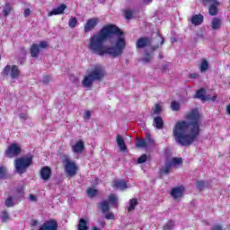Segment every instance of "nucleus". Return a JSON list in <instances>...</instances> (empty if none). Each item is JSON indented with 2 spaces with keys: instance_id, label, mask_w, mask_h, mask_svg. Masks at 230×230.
<instances>
[{
  "instance_id": "b1692460",
  "label": "nucleus",
  "mask_w": 230,
  "mask_h": 230,
  "mask_svg": "<svg viewBox=\"0 0 230 230\" xmlns=\"http://www.w3.org/2000/svg\"><path fill=\"white\" fill-rule=\"evenodd\" d=\"M167 161H169L172 168H175L177 166H180V164H182V158L181 157H173Z\"/></svg>"
},
{
  "instance_id": "5701e85b",
  "label": "nucleus",
  "mask_w": 230,
  "mask_h": 230,
  "mask_svg": "<svg viewBox=\"0 0 230 230\" xmlns=\"http://www.w3.org/2000/svg\"><path fill=\"white\" fill-rule=\"evenodd\" d=\"M154 125L159 130L163 129V127L164 125V121L163 120V118L161 116L155 117Z\"/></svg>"
},
{
  "instance_id": "cd10ccee",
  "label": "nucleus",
  "mask_w": 230,
  "mask_h": 230,
  "mask_svg": "<svg viewBox=\"0 0 230 230\" xmlns=\"http://www.w3.org/2000/svg\"><path fill=\"white\" fill-rule=\"evenodd\" d=\"M217 6H218L217 2H215V4L210 5L208 10L210 15H217V13H218V9L217 8Z\"/></svg>"
},
{
  "instance_id": "4d7b16f0",
  "label": "nucleus",
  "mask_w": 230,
  "mask_h": 230,
  "mask_svg": "<svg viewBox=\"0 0 230 230\" xmlns=\"http://www.w3.org/2000/svg\"><path fill=\"white\" fill-rule=\"evenodd\" d=\"M93 230H100V229H98L97 227H93Z\"/></svg>"
},
{
  "instance_id": "603ef678",
  "label": "nucleus",
  "mask_w": 230,
  "mask_h": 230,
  "mask_svg": "<svg viewBox=\"0 0 230 230\" xmlns=\"http://www.w3.org/2000/svg\"><path fill=\"white\" fill-rule=\"evenodd\" d=\"M199 74L197 73H193V74H190V78H199Z\"/></svg>"
},
{
  "instance_id": "20e7f679",
  "label": "nucleus",
  "mask_w": 230,
  "mask_h": 230,
  "mask_svg": "<svg viewBox=\"0 0 230 230\" xmlns=\"http://www.w3.org/2000/svg\"><path fill=\"white\" fill-rule=\"evenodd\" d=\"M63 164L66 175H68V177H75L76 175V172H78V165H76V163L66 157L63 160Z\"/></svg>"
},
{
  "instance_id": "3c124183",
  "label": "nucleus",
  "mask_w": 230,
  "mask_h": 230,
  "mask_svg": "<svg viewBox=\"0 0 230 230\" xmlns=\"http://www.w3.org/2000/svg\"><path fill=\"white\" fill-rule=\"evenodd\" d=\"M29 200H31V202H35L37 201V197L33 194H31L29 197Z\"/></svg>"
},
{
  "instance_id": "79ce46f5",
  "label": "nucleus",
  "mask_w": 230,
  "mask_h": 230,
  "mask_svg": "<svg viewBox=\"0 0 230 230\" xmlns=\"http://www.w3.org/2000/svg\"><path fill=\"white\" fill-rule=\"evenodd\" d=\"M146 155H142L137 160L138 164H143V163H146Z\"/></svg>"
},
{
  "instance_id": "4c0bfd02",
  "label": "nucleus",
  "mask_w": 230,
  "mask_h": 230,
  "mask_svg": "<svg viewBox=\"0 0 230 230\" xmlns=\"http://www.w3.org/2000/svg\"><path fill=\"white\" fill-rule=\"evenodd\" d=\"M1 218L4 222H8L10 220V216L8 215V212L6 211L2 212Z\"/></svg>"
},
{
  "instance_id": "9b49d317",
  "label": "nucleus",
  "mask_w": 230,
  "mask_h": 230,
  "mask_svg": "<svg viewBox=\"0 0 230 230\" xmlns=\"http://www.w3.org/2000/svg\"><path fill=\"white\" fill-rule=\"evenodd\" d=\"M205 94L206 90L201 88L196 93V98L201 100V102H215V100H217V94H214L212 97Z\"/></svg>"
},
{
  "instance_id": "393cba45",
  "label": "nucleus",
  "mask_w": 230,
  "mask_h": 230,
  "mask_svg": "<svg viewBox=\"0 0 230 230\" xmlns=\"http://www.w3.org/2000/svg\"><path fill=\"white\" fill-rule=\"evenodd\" d=\"M170 170H172V165H170V161L166 160L165 164L160 169V173L161 175H168Z\"/></svg>"
},
{
  "instance_id": "412c9836",
  "label": "nucleus",
  "mask_w": 230,
  "mask_h": 230,
  "mask_svg": "<svg viewBox=\"0 0 230 230\" xmlns=\"http://www.w3.org/2000/svg\"><path fill=\"white\" fill-rule=\"evenodd\" d=\"M0 12H2L4 17H8V15H10V12H12V4H10L8 2H5L4 4L0 7Z\"/></svg>"
},
{
  "instance_id": "7c9ffc66",
  "label": "nucleus",
  "mask_w": 230,
  "mask_h": 230,
  "mask_svg": "<svg viewBox=\"0 0 230 230\" xmlns=\"http://www.w3.org/2000/svg\"><path fill=\"white\" fill-rule=\"evenodd\" d=\"M109 202L111 206H118V196L116 194H111L109 196Z\"/></svg>"
},
{
  "instance_id": "a878e982",
  "label": "nucleus",
  "mask_w": 230,
  "mask_h": 230,
  "mask_svg": "<svg viewBox=\"0 0 230 230\" xmlns=\"http://www.w3.org/2000/svg\"><path fill=\"white\" fill-rule=\"evenodd\" d=\"M222 26V20L219 18H213L211 22V28L212 30H220Z\"/></svg>"
},
{
  "instance_id": "ddd939ff",
  "label": "nucleus",
  "mask_w": 230,
  "mask_h": 230,
  "mask_svg": "<svg viewBox=\"0 0 230 230\" xmlns=\"http://www.w3.org/2000/svg\"><path fill=\"white\" fill-rule=\"evenodd\" d=\"M22 200V194H20L19 196H15L13 198L8 197L5 200V206L6 208H13L15 204H19Z\"/></svg>"
},
{
  "instance_id": "a19ab883",
  "label": "nucleus",
  "mask_w": 230,
  "mask_h": 230,
  "mask_svg": "<svg viewBox=\"0 0 230 230\" xmlns=\"http://www.w3.org/2000/svg\"><path fill=\"white\" fill-rule=\"evenodd\" d=\"M164 230H173V222L170 221L164 226Z\"/></svg>"
},
{
  "instance_id": "13d9d810",
  "label": "nucleus",
  "mask_w": 230,
  "mask_h": 230,
  "mask_svg": "<svg viewBox=\"0 0 230 230\" xmlns=\"http://www.w3.org/2000/svg\"><path fill=\"white\" fill-rule=\"evenodd\" d=\"M164 40H162V42H161V44H164Z\"/></svg>"
},
{
  "instance_id": "dca6fc26",
  "label": "nucleus",
  "mask_w": 230,
  "mask_h": 230,
  "mask_svg": "<svg viewBox=\"0 0 230 230\" xmlns=\"http://www.w3.org/2000/svg\"><path fill=\"white\" fill-rule=\"evenodd\" d=\"M150 44H151L150 39L139 38L137 40L136 48H137V49H143L145 48H148V46H150Z\"/></svg>"
},
{
  "instance_id": "c85d7f7f",
  "label": "nucleus",
  "mask_w": 230,
  "mask_h": 230,
  "mask_svg": "<svg viewBox=\"0 0 230 230\" xmlns=\"http://www.w3.org/2000/svg\"><path fill=\"white\" fill-rule=\"evenodd\" d=\"M100 209L102 213H107L109 211V201L103 200L100 203Z\"/></svg>"
},
{
  "instance_id": "49530a36",
  "label": "nucleus",
  "mask_w": 230,
  "mask_h": 230,
  "mask_svg": "<svg viewBox=\"0 0 230 230\" xmlns=\"http://www.w3.org/2000/svg\"><path fill=\"white\" fill-rule=\"evenodd\" d=\"M84 119H91V111H86L84 115Z\"/></svg>"
},
{
  "instance_id": "0eeeda50",
  "label": "nucleus",
  "mask_w": 230,
  "mask_h": 230,
  "mask_svg": "<svg viewBox=\"0 0 230 230\" xmlns=\"http://www.w3.org/2000/svg\"><path fill=\"white\" fill-rule=\"evenodd\" d=\"M21 152H22V146L19 143H12L10 144L6 150H5V155L6 157H17V155H20Z\"/></svg>"
},
{
  "instance_id": "e433bc0d",
  "label": "nucleus",
  "mask_w": 230,
  "mask_h": 230,
  "mask_svg": "<svg viewBox=\"0 0 230 230\" xmlns=\"http://www.w3.org/2000/svg\"><path fill=\"white\" fill-rule=\"evenodd\" d=\"M171 109L172 111H179V109H181V104L178 102L173 101L171 103Z\"/></svg>"
},
{
  "instance_id": "de8ad7c7",
  "label": "nucleus",
  "mask_w": 230,
  "mask_h": 230,
  "mask_svg": "<svg viewBox=\"0 0 230 230\" xmlns=\"http://www.w3.org/2000/svg\"><path fill=\"white\" fill-rule=\"evenodd\" d=\"M197 188H199V190H204V181H198Z\"/></svg>"
},
{
  "instance_id": "6e6d98bb",
  "label": "nucleus",
  "mask_w": 230,
  "mask_h": 230,
  "mask_svg": "<svg viewBox=\"0 0 230 230\" xmlns=\"http://www.w3.org/2000/svg\"><path fill=\"white\" fill-rule=\"evenodd\" d=\"M101 226L103 227V226H105V221L101 222Z\"/></svg>"
},
{
  "instance_id": "6e6552de",
  "label": "nucleus",
  "mask_w": 230,
  "mask_h": 230,
  "mask_svg": "<svg viewBox=\"0 0 230 230\" xmlns=\"http://www.w3.org/2000/svg\"><path fill=\"white\" fill-rule=\"evenodd\" d=\"M48 48V41H40L39 43L33 44L31 47V55L33 58H37L42 49Z\"/></svg>"
},
{
  "instance_id": "4be33fe9",
  "label": "nucleus",
  "mask_w": 230,
  "mask_h": 230,
  "mask_svg": "<svg viewBox=\"0 0 230 230\" xmlns=\"http://www.w3.org/2000/svg\"><path fill=\"white\" fill-rule=\"evenodd\" d=\"M116 141L120 152H127V146L125 145V140L121 135L117 136Z\"/></svg>"
},
{
  "instance_id": "37998d69",
  "label": "nucleus",
  "mask_w": 230,
  "mask_h": 230,
  "mask_svg": "<svg viewBox=\"0 0 230 230\" xmlns=\"http://www.w3.org/2000/svg\"><path fill=\"white\" fill-rule=\"evenodd\" d=\"M6 175V167L0 166V179H3Z\"/></svg>"
},
{
  "instance_id": "1a4fd4ad",
  "label": "nucleus",
  "mask_w": 230,
  "mask_h": 230,
  "mask_svg": "<svg viewBox=\"0 0 230 230\" xmlns=\"http://www.w3.org/2000/svg\"><path fill=\"white\" fill-rule=\"evenodd\" d=\"M184 191H186V188L183 185L174 187L171 190V197L174 200H181L184 196Z\"/></svg>"
},
{
  "instance_id": "39448f33",
  "label": "nucleus",
  "mask_w": 230,
  "mask_h": 230,
  "mask_svg": "<svg viewBox=\"0 0 230 230\" xmlns=\"http://www.w3.org/2000/svg\"><path fill=\"white\" fill-rule=\"evenodd\" d=\"M4 76H10L11 80H17L21 76V70L17 65H6L3 71Z\"/></svg>"
},
{
  "instance_id": "f03ea898",
  "label": "nucleus",
  "mask_w": 230,
  "mask_h": 230,
  "mask_svg": "<svg viewBox=\"0 0 230 230\" xmlns=\"http://www.w3.org/2000/svg\"><path fill=\"white\" fill-rule=\"evenodd\" d=\"M187 120L176 122L172 134L173 137L181 146H188L197 140L200 134V114L199 110L190 111L187 116Z\"/></svg>"
},
{
  "instance_id": "8fccbe9b",
  "label": "nucleus",
  "mask_w": 230,
  "mask_h": 230,
  "mask_svg": "<svg viewBox=\"0 0 230 230\" xmlns=\"http://www.w3.org/2000/svg\"><path fill=\"white\" fill-rule=\"evenodd\" d=\"M20 119H22V121H25V119H28V115L26 113H21Z\"/></svg>"
},
{
  "instance_id": "09e8293b",
  "label": "nucleus",
  "mask_w": 230,
  "mask_h": 230,
  "mask_svg": "<svg viewBox=\"0 0 230 230\" xmlns=\"http://www.w3.org/2000/svg\"><path fill=\"white\" fill-rule=\"evenodd\" d=\"M31 226L32 227H39V222H38L36 219H32V220L31 221Z\"/></svg>"
},
{
  "instance_id": "4468645a",
  "label": "nucleus",
  "mask_w": 230,
  "mask_h": 230,
  "mask_svg": "<svg viewBox=\"0 0 230 230\" xmlns=\"http://www.w3.org/2000/svg\"><path fill=\"white\" fill-rule=\"evenodd\" d=\"M67 8V5L62 4L59 6L52 9L50 12L48 13L49 17H53V15H62L64 12H66V9Z\"/></svg>"
},
{
  "instance_id": "aec40b11",
  "label": "nucleus",
  "mask_w": 230,
  "mask_h": 230,
  "mask_svg": "<svg viewBox=\"0 0 230 230\" xmlns=\"http://www.w3.org/2000/svg\"><path fill=\"white\" fill-rule=\"evenodd\" d=\"M191 24L194 26H200L204 22V16L202 14H196L190 18Z\"/></svg>"
},
{
  "instance_id": "2eb2a0df",
  "label": "nucleus",
  "mask_w": 230,
  "mask_h": 230,
  "mask_svg": "<svg viewBox=\"0 0 230 230\" xmlns=\"http://www.w3.org/2000/svg\"><path fill=\"white\" fill-rule=\"evenodd\" d=\"M112 188H116L117 190H120L121 191L128 190V188H130L127 181L124 180H115L112 183Z\"/></svg>"
},
{
  "instance_id": "5fc2aeb1",
  "label": "nucleus",
  "mask_w": 230,
  "mask_h": 230,
  "mask_svg": "<svg viewBox=\"0 0 230 230\" xmlns=\"http://www.w3.org/2000/svg\"><path fill=\"white\" fill-rule=\"evenodd\" d=\"M226 112L230 116V104L226 106Z\"/></svg>"
},
{
  "instance_id": "9d476101",
  "label": "nucleus",
  "mask_w": 230,
  "mask_h": 230,
  "mask_svg": "<svg viewBox=\"0 0 230 230\" xmlns=\"http://www.w3.org/2000/svg\"><path fill=\"white\" fill-rule=\"evenodd\" d=\"M98 24H100V18L93 17L88 19L84 24V32L89 33V31H93V30H94Z\"/></svg>"
},
{
  "instance_id": "ea45409f",
  "label": "nucleus",
  "mask_w": 230,
  "mask_h": 230,
  "mask_svg": "<svg viewBox=\"0 0 230 230\" xmlns=\"http://www.w3.org/2000/svg\"><path fill=\"white\" fill-rule=\"evenodd\" d=\"M152 59V54L145 53L144 57L142 58V62H150Z\"/></svg>"
},
{
  "instance_id": "f8f14e48",
  "label": "nucleus",
  "mask_w": 230,
  "mask_h": 230,
  "mask_svg": "<svg viewBox=\"0 0 230 230\" xmlns=\"http://www.w3.org/2000/svg\"><path fill=\"white\" fill-rule=\"evenodd\" d=\"M72 152L74 154H82L84 152L85 146L83 140H77L74 144H71Z\"/></svg>"
},
{
  "instance_id": "c756f323",
  "label": "nucleus",
  "mask_w": 230,
  "mask_h": 230,
  "mask_svg": "<svg viewBox=\"0 0 230 230\" xmlns=\"http://www.w3.org/2000/svg\"><path fill=\"white\" fill-rule=\"evenodd\" d=\"M137 206V199H131L129 200V206L128 208V211H134L136 209V207Z\"/></svg>"
},
{
  "instance_id": "f704fd0d",
  "label": "nucleus",
  "mask_w": 230,
  "mask_h": 230,
  "mask_svg": "<svg viewBox=\"0 0 230 230\" xmlns=\"http://www.w3.org/2000/svg\"><path fill=\"white\" fill-rule=\"evenodd\" d=\"M123 13H124L125 19H127L128 21L132 19V15H134V12H132L129 9H125L123 11Z\"/></svg>"
},
{
  "instance_id": "423d86ee",
  "label": "nucleus",
  "mask_w": 230,
  "mask_h": 230,
  "mask_svg": "<svg viewBox=\"0 0 230 230\" xmlns=\"http://www.w3.org/2000/svg\"><path fill=\"white\" fill-rule=\"evenodd\" d=\"M86 72L88 73L89 75H91L93 78L95 82L98 80H102V78L105 76V69L103 68V66L100 65H96L93 66L92 68L88 69Z\"/></svg>"
},
{
  "instance_id": "2f4dec72",
  "label": "nucleus",
  "mask_w": 230,
  "mask_h": 230,
  "mask_svg": "<svg viewBox=\"0 0 230 230\" xmlns=\"http://www.w3.org/2000/svg\"><path fill=\"white\" fill-rule=\"evenodd\" d=\"M78 24V19L76 17H71L68 20V26L69 28H76V25Z\"/></svg>"
},
{
  "instance_id": "f3484780",
  "label": "nucleus",
  "mask_w": 230,
  "mask_h": 230,
  "mask_svg": "<svg viewBox=\"0 0 230 230\" xmlns=\"http://www.w3.org/2000/svg\"><path fill=\"white\" fill-rule=\"evenodd\" d=\"M136 145L137 148H146L148 145H154V140L150 139L148 137V135H146V140L145 139H137Z\"/></svg>"
},
{
  "instance_id": "72a5a7b5",
  "label": "nucleus",
  "mask_w": 230,
  "mask_h": 230,
  "mask_svg": "<svg viewBox=\"0 0 230 230\" xmlns=\"http://www.w3.org/2000/svg\"><path fill=\"white\" fill-rule=\"evenodd\" d=\"M87 195H88V197L93 199V197H96L98 195V190H96L94 188H90L87 190Z\"/></svg>"
},
{
  "instance_id": "c9c22d12",
  "label": "nucleus",
  "mask_w": 230,
  "mask_h": 230,
  "mask_svg": "<svg viewBox=\"0 0 230 230\" xmlns=\"http://www.w3.org/2000/svg\"><path fill=\"white\" fill-rule=\"evenodd\" d=\"M153 114H161V111H163V108L160 104H155L153 108Z\"/></svg>"
},
{
  "instance_id": "473e14b6",
  "label": "nucleus",
  "mask_w": 230,
  "mask_h": 230,
  "mask_svg": "<svg viewBox=\"0 0 230 230\" xmlns=\"http://www.w3.org/2000/svg\"><path fill=\"white\" fill-rule=\"evenodd\" d=\"M78 229L79 230H87V229H89V227L87 226V221L84 220V219H80Z\"/></svg>"
},
{
  "instance_id": "c03bdc74",
  "label": "nucleus",
  "mask_w": 230,
  "mask_h": 230,
  "mask_svg": "<svg viewBox=\"0 0 230 230\" xmlns=\"http://www.w3.org/2000/svg\"><path fill=\"white\" fill-rule=\"evenodd\" d=\"M105 218H107V220H114V218H115L114 213L110 212V213L106 214Z\"/></svg>"
},
{
  "instance_id": "58836bf2",
  "label": "nucleus",
  "mask_w": 230,
  "mask_h": 230,
  "mask_svg": "<svg viewBox=\"0 0 230 230\" xmlns=\"http://www.w3.org/2000/svg\"><path fill=\"white\" fill-rule=\"evenodd\" d=\"M198 39H199V40H202L203 42H205V40H208V34L204 33V32H200L198 34Z\"/></svg>"
},
{
  "instance_id": "bb28decb",
  "label": "nucleus",
  "mask_w": 230,
  "mask_h": 230,
  "mask_svg": "<svg viewBox=\"0 0 230 230\" xmlns=\"http://www.w3.org/2000/svg\"><path fill=\"white\" fill-rule=\"evenodd\" d=\"M209 69V63L206 59H202L199 64V71L200 73H206Z\"/></svg>"
},
{
  "instance_id": "6ab92c4d",
  "label": "nucleus",
  "mask_w": 230,
  "mask_h": 230,
  "mask_svg": "<svg viewBox=\"0 0 230 230\" xmlns=\"http://www.w3.org/2000/svg\"><path fill=\"white\" fill-rule=\"evenodd\" d=\"M40 177L43 181H49V177H51V168L48 166L41 168Z\"/></svg>"
},
{
  "instance_id": "7ed1b4c3",
  "label": "nucleus",
  "mask_w": 230,
  "mask_h": 230,
  "mask_svg": "<svg viewBox=\"0 0 230 230\" xmlns=\"http://www.w3.org/2000/svg\"><path fill=\"white\" fill-rule=\"evenodd\" d=\"M32 163L33 158L31 156H22L17 158L14 161L15 173L22 175V173H25L26 170H28L29 166H31Z\"/></svg>"
},
{
  "instance_id": "a211bd4d",
  "label": "nucleus",
  "mask_w": 230,
  "mask_h": 230,
  "mask_svg": "<svg viewBox=\"0 0 230 230\" xmlns=\"http://www.w3.org/2000/svg\"><path fill=\"white\" fill-rule=\"evenodd\" d=\"M95 82L93 78L89 75V73L86 71V75L84 76L82 80V85L83 87H85L86 89H89L91 85H93V83Z\"/></svg>"
},
{
  "instance_id": "f257e3e1",
  "label": "nucleus",
  "mask_w": 230,
  "mask_h": 230,
  "mask_svg": "<svg viewBox=\"0 0 230 230\" xmlns=\"http://www.w3.org/2000/svg\"><path fill=\"white\" fill-rule=\"evenodd\" d=\"M127 46L125 35L116 25H106L88 40V49L94 55H110L114 58L123 55Z\"/></svg>"
},
{
  "instance_id": "a18cd8bd",
  "label": "nucleus",
  "mask_w": 230,
  "mask_h": 230,
  "mask_svg": "<svg viewBox=\"0 0 230 230\" xmlns=\"http://www.w3.org/2000/svg\"><path fill=\"white\" fill-rule=\"evenodd\" d=\"M31 14V11L30 10V8H25L23 11L24 17H30Z\"/></svg>"
},
{
  "instance_id": "864d4df0",
  "label": "nucleus",
  "mask_w": 230,
  "mask_h": 230,
  "mask_svg": "<svg viewBox=\"0 0 230 230\" xmlns=\"http://www.w3.org/2000/svg\"><path fill=\"white\" fill-rule=\"evenodd\" d=\"M213 230H222V226H220V225H217L214 226Z\"/></svg>"
}]
</instances>
